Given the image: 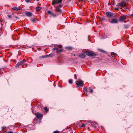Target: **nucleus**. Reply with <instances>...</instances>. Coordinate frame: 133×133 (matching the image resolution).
I'll return each instance as SVG.
<instances>
[{"label":"nucleus","instance_id":"nucleus-37","mask_svg":"<svg viewBox=\"0 0 133 133\" xmlns=\"http://www.w3.org/2000/svg\"><path fill=\"white\" fill-rule=\"evenodd\" d=\"M8 17L9 18H11V15H8Z\"/></svg>","mask_w":133,"mask_h":133},{"label":"nucleus","instance_id":"nucleus-9","mask_svg":"<svg viewBox=\"0 0 133 133\" xmlns=\"http://www.w3.org/2000/svg\"><path fill=\"white\" fill-rule=\"evenodd\" d=\"M35 115L36 116V117L38 118H39L41 117H42L43 115H42L39 114V113L37 112V113H36Z\"/></svg>","mask_w":133,"mask_h":133},{"label":"nucleus","instance_id":"nucleus-33","mask_svg":"<svg viewBox=\"0 0 133 133\" xmlns=\"http://www.w3.org/2000/svg\"><path fill=\"white\" fill-rule=\"evenodd\" d=\"M6 127H2V129L3 130H4L6 129Z\"/></svg>","mask_w":133,"mask_h":133},{"label":"nucleus","instance_id":"nucleus-29","mask_svg":"<svg viewBox=\"0 0 133 133\" xmlns=\"http://www.w3.org/2000/svg\"><path fill=\"white\" fill-rule=\"evenodd\" d=\"M4 133H13V132L12 131H9L8 132H5Z\"/></svg>","mask_w":133,"mask_h":133},{"label":"nucleus","instance_id":"nucleus-17","mask_svg":"<svg viewBox=\"0 0 133 133\" xmlns=\"http://www.w3.org/2000/svg\"><path fill=\"white\" fill-rule=\"evenodd\" d=\"M66 49L69 50H71L72 49V47L70 46L66 47L65 48Z\"/></svg>","mask_w":133,"mask_h":133},{"label":"nucleus","instance_id":"nucleus-10","mask_svg":"<svg viewBox=\"0 0 133 133\" xmlns=\"http://www.w3.org/2000/svg\"><path fill=\"white\" fill-rule=\"evenodd\" d=\"M56 11L57 12H62V10L59 7V6H57L56 7Z\"/></svg>","mask_w":133,"mask_h":133},{"label":"nucleus","instance_id":"nucleus-28","mask_svg":"<svg viewBox=\"0 0 133 133\" xmlns=\"http://www.w3.org/2000/svg\"><path fill=\"white\" fill-rule=\"evenodd\" d=\"M93 90L92 89H91L90 91V92L91 93H92L93 92Z\"/></svg>","mask_w":133,"mask_h":133},{"label":"nucleus","instance_id":"nucleus-30","mask_svg":"<svg viewBox=\"0 0 133 133\" xmlns=\"http://www.w3.org/2000/svg\"><path fill=\"white\" fill-rule=\"evenodd\" d=\"M58 6H59V7H62V4H59Z\"/></svg>","mask_w":133,"mask_h":133},{"label":"nucleus","instance_id":"nucleus-26","mask_svg":"<svg viewBox=\"0 0 133 133\" xmlns=\"http://www.w3.org/2000/svg\"><path fill=\"white\" fill-rule=\"evenodd\" d=\"M35 21V18H33V19H31V21L32 22H34Z\"/></svg>","mask_w":133,"mask_h":133},{"label":"nucleus","instance_id":"nucleus-34","mask_svg":"<svg viewBox=\"0 0 133 133\" xmlns=\"http://www.w3.org/2000/svg\"><path fill=\"white\" fill-rule=\"evenodd\" d=\"M100 51H101L102 52H105L103 50H100Z\"/></svg>","mask_w":133,"mask_h":133},{"label":"nucleus","instance_id":"nucleus-23","mask_svg":"<svg viewBox=\"0 0 133 133\" xmlns=\"http://www.w3.org/2000/svg\"><path fill=\"white\" fill-rule=\"evenodd\" d=\"M111 55H116V54L115 53H114V52H112L111 53Z\"/></svg>","mask_w":133,"mask_h":133},{"label":"nucleus","instance_id":"nucleus-19","mask_svg":"<svg viewBox=\"0 0 133 133\" xmlns=\"http://www.w3.org/2000/svg\"><path fill=\"white\" fill-rule=\"evenodd\" d=\"M44 109L45 110L46 113L48 112L49 110L46 107H45Z\"/></svg>","mask_w":133,"mask_h":133},{"label":"nucleus","instance_id":"nucleus-36","mask_svg":"<svg viewBox=\"0 0 133 133\" xmlns=\"http://www.w3.org/2000/svg\"><path fill=\"white\" fill-rule=\"evenodd\" d=\"M25 0V1L27 2H29L30 1V0Z\"/></svg>","mask_w":133,"mask_h":133},{"label":"nucleus","instance_id":"nucleus-8","mask_svg":"<svg viewBox=\"0 0 133 133\" xmlns=\"http://www.w3.org/2000/svg\"><path fill=\"white\" fill-rule=\"evenodd\" d=\"M25 15L29 17H31L32 15V14L31 12H27L25 13Z\"/></svg>","mask_w":133,"mask_h":133},{"label":"nucleus","instance_id":"nucleus-3","mask_svg":"<svg viewBox=\"0 0 133 133\" xmlns=\"http://www.w3.org/2000/svg\"><path fill=\"white\" fill-rule=\"evenodd\" d=\"M62 0H54L52 2V4L54 5V4L61 3Z\"/></svg>","mask_w":133,"mask_h":133},{"label":"nucleus","instance_id":"nucleus-21","mask_svg":"<svg viewBox=\"0 0 133 133\" xmlns=\"http://www.w3.org/2000/svg\"><path fill=\"white\" fill-rule=\"evenodd\" d=\"M51 15L52 16L54 17H56V14L53 13H52Z\"/></svg>","mask_w":133,"mask_h":133},{"label":"nucleus","instance_id":"nucleus-22","mask_svg":"<svg viewBox=\"0 0 133 133\" xmlns=\"http://www.w3.org/2000/svg\"><path fill=\"white\" fill-rule=\"evenodd\" d=\"M48 13L49 14H50V15H51V14H52V12H51V11H48Z\"/></svg>","mask_w":133,"mask_h":133},{"label":"nucleus","instance_id":"nucleus-27","mask_svg":"<svg viewBox=\"0 0 133 133\" xmlns=\"http://www.w3.org/2000/svg\"><path fill=\"white\" fill-rule=\"evenodd\" d=\"M85 125L84 124H82V125L81 126V127H83L85 126Z\"/></svg>","mask_w":133,"mask_h":133},{"label":"nucleus","instance_id":"nucleus-2","mask_svg":"<svg viewBox=\"0 0 133 133\" xmlns=\"http://www.w3.org/2000/svg\"><path fill=\"white\" fill-rule=\"evenodd\" d=\"M86 54L87 55L90 57L94 56L96 55L95 53L91 51L86 52Z\"/></svg>","mask_w":133,"mask_h":133},{"label":"nucleus","instance_id":"nucleus-1","mask_svg":"<svg viewBox=\"0 0 133 133\" xmlns=\"http://www.w3.org/2000/svg\"><path fill=\"white\" fill-rule=\"evenodd\" d=\"M76 84L77 86H82L83 85V82L80 80H78L76 82Z\"/></svg>","mask_w":133,"mask_h":133},{"label":"nucleus","instance_id":"nucleus-12","mask_svg":"<svg viewBox=\"0 0 133 133\" xmlns=\"http://www.w3.org/2000/svg\"><path fill=\"white\" fill-rule=\"evenodd\" d=\"M91 125L94 128H96V123L95 122H91Z\"/></svg>","mask_w":133,"mask_h":133},{"label":"nucleus","instance_id":"nucleus-4","mask_svg":"<svg viewBox=\"0 0 133 133\" xmlns=\"http://www.w3.org/2000/svg\"><path fill=\"white\" fill-rule=\"evenodd\" d=\"M126 18L127 17L126 16H123L120 17L119 18V19L120 21L121 22H123L124 20L126 19Z\"/></svg>","mask_w":133,"mask_h":133},{"label":"nucleus","instance_id":"nucleus-35","mask_svg":"<svg viewBox=\"0 0 133 133\" xmlns=\"http://www.w3.org/2000/svg\"><path fill=\"white\" fill-rule=\"evenodd\" d=\"M53 50H57L58 48H56V47L54 48L53 49Z\"/></svg>","mask_w":133,"mask_h":133},{"label":"nucleus","instance_id":"nucleus-14","mask_svg":"<svg viewBox=\"0 0 133 133\" xmlns=\"http://www.w3.org/2000/svg\"><path fill=\"white\" fill-rule=\"evenodd\" d=\"M22 62H19L16 65V67H18L20 65H21L22 63Z\"/></svg>","mask_w":133,"mask_h":133},{"label":"nucleus","instance_id":"nucleus-20","mask_svg":"<svg viewBox=\"0 0 133 133\" xmlns=\"http://www.w3.org/2000/svg\"><path fill=\"white\" fill-rule=\"evenodd\" d=\"M72 81L71 79H70L69 81V82L70 84H72Z\"/></svg>","mask_w":133,"mask_h":133},{"label":"nucleus","instance_id":"nucleus-38","mask_svg":"<svg viewBox=\"0 0 133 133\" xmlns=\"http://www.w3.org/2000/svg\"><path fill=\"white\" fill-rule=\"evenodd\" d=\"M15 17L17 19H18L19 18L17 16H15Z\"/></svg>","mask_w":133,"mask_h":133},{"label":"nucleus","instance_id":"nucleus-6","mask_svg":"<svg viewBox=\"0 0 133 133\" xmlns=\"http://www.w3.org/2000/svg\"><path fill=\"white\" fill-rule=\"evenodd\" d=\"M119 6L122 7H123L126 5V2L124 1H122L119 4Z\"/></svg>","mask_w":133,"mask_h":133},{"label":"nucleus","instance_id":"nucleus-7","mask_svg":"<svg viewBox=\"0 0 133 133\" xmlns=\"http://www.w3.org/2000/svg\"><path fill=\"white\" fill-rule=\"evenodd\" d=\"M117 20L115 19H112L110 22L111 23H117Z\"/></svg>","mask_w":133,"mask_h":133},{"label":"nucleus","instance_id":"nucleus-32","mask_svg":"<svg viewBox=\"0 0 133 133\" xmlns=\"http://www.w3.org/2000/svg\"><path fill=\"white\" fill-rule=\"evenodd\" d=\"M54 133H59V132L58 131H55L54 132Z\"/></svg>","mask_w":133,"mask_h":133},{"label":"nucleus","instance_id":"nucleus-31","mask_svg":"<svg viewBox=\"0 0 133 133\" xmlns=\"http://www.w3.org/2000/svg\"><path fill=\"white\" fill-rule=\"evenodd\" d=\"M58 47L59 48H62V46L61 45H59Z\"/></svg>","mask_w":133,"mask_h":133},{"label":"nucleus","instance_id":"nucleus-11","mask_svg":"<svg viewBox=\"0 0 133 133\" xmlns=\"http://www.w3.org/2000/svg\"><path fill=\"white\" fill-rule=\"evenodd\" d=\"M106 14L109 17H110L112 15V13L110 12H107Z\"/></svg>","mask_w":133,"mask_h":133},{"label":"nucleus","instance_id":"nucleus-13","mask_svg":"<svg viewBox=\"0 0 133 133\" xmlns=\"http://www.w3.org/2000/svg\"><path fill=\"white\" fill-rule=\"evenodd\" d=\"M85 55L83 54H82L79 55V57L82 58H84L85 57Z\"/></svg>","mask_w":133,"mask_h":133},{"label":"nucleus","instance_id":"nucleus-16","mask_svg":"<svg viewBox=\"0 0 133 133\" xmlns=\"http://www.w3.org/2000/svg\"><path fill=\"white\" fill-rule=\"evenodd\" d=\"M36 10L37 11H39L42 8L40 7H38L36 8Z\"/></svg>","mask_w":133,"mask_h":133},{"label":"nucleus","instance_id":"nucleus-18","mask_svg":"<svg viewBox=\"0 0 133 133\" xmlns=\"http://www.w3.org/2000/svg\"><path fill=\"white\" fill-rule=\"evenodd\" d=\"M83 92H86L87 91V88H84L83 89Z\"/></svg>","mask_w":133,"mask_h":133},{"label":"nucleus","instance_id":"nucleus-39","mask_svg":"<svg viewBox=\"0 0 133 133\" xmlns=\"http://www.w3.org/2000/svg\"><path fill=\"white\" fill-rule=\"evenodd\" d=\"M132 16H133V14H132Z\"/></svg>","mask_w":133,"mask_h":133},{"label":"nucleus","instance_id":"nucleus-5","mask_svg":"<svg viewBox=\"0 0 133 133\" xmlns=\"http://www.w3.org/2000/svg\"><path fill=\"white\" fill-rule=\"evenodd\" d=\"M11 8L14 11L19 10L21 9V8L20 7H12Z\"/></svg>","mask_w":133,"mask_h":133},{"label":"nucleus","instance_id":"nucleus-24","mask_svg":"<svg viewBox=\"0 0 133 133\" xmlns=\"http://www.w3.org/2000/svg\"><path fill=\"white\" fill-rule=\"evenodd\" d=\"M21 62H22V64L24 62H26V61L25 59H23L22 61H21Z\"/></svg>","mask_w":133,"mask_h":133},{"label":"nucleus","instance_id":"nucleus-15","mask_svg":"<svg viewBox=\"0 0 133 133\" xmlns=\"http://www.w3.org/2000/svg\"><path fill=\"white\" fill-rule=\"evenodd\" d=\"M51 56V55L50 54V55H44V56H40L39 57V58H41L46 57H49V56Z\"/></svg>","mask_w":133,"mask_h":133},{"label":"nucleus","instance_id":"nucleus-25","mask_svg":"<svg viewBox=\"0 0 133 133\" xmlns=\"http://www.w3.org/2000/svg\"><path fill=\"white\" fill-rule=\"evenodd\" d=\"M62 50H57V52L58 53V52H62Z\"/></svg>","mask_w":133,"mask_h":133}]
</instances>
